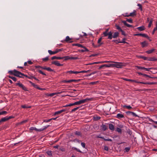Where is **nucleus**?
I'll use <instances>...</instances> for the list:
<instances>
[{"instance_id": "obj_20", "label": "nucleus", "mask_w": 157, "mask_h": 157, "mask_svg": "<svg viewBox=\"0 0 157 157\" xmlns=\"http://www.w3.org/2000/svg\"><path fill=\"white\" fill-rule=\"evenodd\" d=\"M109 128L110 130L113 131L114 130V126L112 124H109Z\"/></svg>"}, {"instance_id": "obj_19", "label": "nucleus", "mask_w": 157, "mask_h": 157, "mask_svg": "<svg viewBox=\"0 0 157 157\" xmlns=\"http://www.w3.org/2000/svg\"><path fill=\"white\" fill-rule=\"evenodd\" d=\"M48 52L50 55H54L57 53V52L56 51V50L55 51H52L51 50H48Z\"/></svg>"}, {"instance_id": "obj_57", "label": "nucleus", "mask_w": 157, "mask_h": 157, "mask_svg": "<svg viewBox=\"0 0 157 157\" xmlns=\"http://www.w3.org/2000/svg\"><path fill=\"white\" fill-rule=\"evenodd\" d=\"M63 82H64V83H70V80H63Z\"/></svg>"}, {"instance_id": "obj_14", "label": "nucleus", "mask_w": 157, "mask_h": 157, "mask_svg": "<svg viewBox=\"0 0 157 157\" xmlns=\"http://www.w3.org/2000/svg\"><path fill=\"white\" fill-rule=\"evenodd\" d=\"M102 39V37H100L98 40V46L99 47L101 46V45L103 44V43L101 42V41Z\"/></svg>"}, {"instance_id": "obj_6", "label": "nucleus", "mask_w": 157, "mask_h": 157, "mask_svg": "<svg viewBox=\"0 0 157 157\" xmlns=\"http://www.w3.org/2000/svg\"><path fill=\"white\" fill-rule=\"evenodd\" d=\"M16 85L18 86L19 87L21 88L23 90L25 91H28L27 88L23 84L21 83L20 81H19L18 83H16Z\"/></svg>"}, {"instance_id": "obj_28", "label": "nucleus", "mask_w": 157, "mask_h": 157, "mask_svg": "<svg viewBox=\"0 0 157 157\" xmlns=\"http://www.w3.org/2000/svg\"><path fill=\"white\" fill-rule=\"evenodd\" d=\"M136 11L135 10H134V11L131 13H130L129 16L133 17L136 15Z\"/></svg>"}, {"instance_id": "obj_42", "label": "nucleus", "mask_w": 157, "mask_h": 157, "mask_svg": "<svg viewBox=\"0 0 157 157\" xmlns=\"http://www.w3.org/2000/svg\"><path fill=\"white\" fill-rule=\"evenodd\" d=\"M130 147H126L124 148V151L126 152H128L129 151L130 149Z\"/></svg>"}, {"instance_id": "obj_38", "label": "nucleus", "mask_w": 157, "mask_h": 157, "mask_svg": "<svg viewBox=\"0 0 157 157\" xmlns=\"http://www.w3.org/2000/svg\"><path fill=\"white\" fill-rule=\"evenodd\" d=\"M75 134L78 136H81V133L80 132L76 131L75 132Z\"/></svg>"}, {"instance_id": "obj_50", "label": "nucleus", "mask_w": 157, "mask_h": 157, "mask_svg": "<svg viewBox=\"0 0 157 157\" xmlns=\"http://www.w3.org/2000/svg\"><path fill=\"white\" fill-rule=\"evenodd\" d=\"M7 113V112L6 111H4L1 112H0V115H3L5 114H6Z\"/></svg>"}, {"instance_id": "obj_25", "label": "nucleus", "mask_w": 157, "mask_h": 157, "mask_svg": "<svg viewBox=\"0 0 157 157\" xmlns=\"http://www.w3.org/2000/svg\"><path fill=\"white\" fill-rule=\"evenodd\" d=\"M67 73H68L70 74H77L80 73V72L79 71H69L67 72Z\"/></svg>"}, {"instance_id": "obj_48", "label": "nucleus", "mask_w": 157, "mask_h": 157, "mask_svg": "<svg viewBox=\"0 0 157 157\" xmlns=\"http://www.w3.org/2000/svg\"><path fill=\"white\" fill-rule=\"evenodd\" d=\"M113 62V61H105L101 62V63H112V62Z\"/></svg>"}, {"instance_id": "obj_52", "label": "nucleus", "mask_w": 157, "mask_h": 157, "mask_svg": "<svg viewBox=\"0 0 157 157\" xmlns=\"http://www.w3.org/2000/svg\"><path fill=\"white\" fill-rule=\"evenodd\" d=\"M126 21L129 23H132V19H128V18H126Z\"/></svg>"}, {"instance_id": "obj_46", "label": "nucleus", "mask_w": 157, "mask_h": 157, "mask_svg": "<svg viewBox=\"0 0 157 157\" xmlns=\"http://www.w3.org/2000/svg\"><path fill=\"white\" fill-rule=\"evenodd\" d=\"M48 56L46 57L43 58L42 59L43 61H46L48 60Z\"/></svg>"}, {"instance_id": "obj_15", "label": "nucleus", "mask_w": 157, "mask_h": 157, "mask_svg": "<svg viewBox=\"0 0 157 157\" xmlns=\"http://www.w3.org/2000/svg\"><path fill=\"white\" fill-rule=\"evenodd\" d=\"M84 49H81L79 50V52H88L89 51V50L87 49L86 47L84 46H83V47L82 48Z\"/></svg>"}, {"instance_id": "obj_49", "label": "nucleus", "mask_w": 157, "mask_h": 157, "mask_svg": "<svg viewBox=\"0 0 157 157\" xmlns=\"http://www.w3.org/2000/svg\"><path fill=\"white\" fill-rule=\"evenodd\" d=\"M81 145L82 146L83 148H86V144L84 143L83 142H82L81 143Z\"/></svg>"}, {"instance_id": "obj_54", "label": "nucleus", "mask_w": 157, "mask_h": 157, "mask_svg": "<svg viewBox=\"0 0 157 157\" xmlns=\"http://www.w3.org/2000/svg\"><path fill=\"white\" fill-rule=\"evenodd\" d=\"M124 79L125 80L128 81H130V82H133V80H132V79H128L127 78H124Z\"/></svg>"}, {"instance_id": "obj_3", "label": "nucleus", "mask_w": 157, "mask_h": 157, "mask_svg": "<svg viewBox=\"0 0 157 157\" xmlns=\"http://www.w3.org/2000/svg\"><path fill=\"white\" fill-rule=\"evenodd\" d=\"M112 67L121 68L124 66V64L122 63L113 61L112 62Z\"/></svg>"}, {"instance_id": "obj_33", "label": "nucleus", "mask_w": 157, "mask_h": 157, "mask_svg": "<svg viewBox=\"0 0 157 157\" xmlns=\"http://www.w3.org/2000/svg\"><path fill=\"white\" fill-rule=\"evenodd\" d=\"M116 131L120 133H121L122 132L121 129L118 127L117 128Z\"/></svg>"}, {"instance_id": "obj_36", "label": "nucleus", "mask_w": 157, "mask_h": 157, "mask_svg": "<svg viewBox=\"0 0 157 157\" xmlns=\"http://www.w3.org/2000/svg\"><path fill=\"white\" fill-rule=\"evenodd\" d=\"M115 27H116V29H118L119 31H120L122 29L121 28V27L118 25H115Z\"/></svg>"}, {"instance_id": "obj_47", "label": "nucleus", "mask_w": 157, "mask_h": 157, "mask_svg": "<svg viewBox=\"0 0 157 157\" xmlns=\"http://www.w3.org/2000/svg\"><path fill=\"white\" fill-rule=\"evenodd\" d=\"M46 70L49 71H53V70L51 68L49 67H48L47 68Z\"/></svg>"}, {"instance_id": "obj_41", "label": "nucleus", "mask_w": 157, "mask_h": 157, "mask_svg": "<svg viewBox=\"0 0 157 157\" xmlns=\"http://www.w3.org/2000/svg\"><path fill=\"white\" fill-rule=\"evenodd\" d=\"M21 107L23 108H31V106H28L26 105H22Z\"/></svg>"}, {"instance_id": "obj_58", "label": "nucleus", "mask_w": 157, "mask_h": 157, "mask_svg": "<svg viewBox=\"0 0 157 157\" xmlns=\"http://www.w3.org/2000/svg\"><path fill=\"white\" fill-rule=\"evenodd\" d=\"M52 120V119H48V120H45L44 121V122H48L51 121Z\"/></svg>"}, {"instance_id": "obj_32", "label": "nucleus", "mask_w": 157, "mask_h": 157, "mask_svg": "<svg viewBox=\"0 0 157 157\" xmlns=\"http://www.w3.org/2000/svg\"><path fill=\"white\" fill-rule=\"evenodd\" d=\"M80 81V79H78V80H75V79H71L70 80V83L72 82H78Z\"/></svg>"}, {"instance_id": "obj_51", "label": "nucleus", "mask_w": 157, "mask_h": 157, "mask_svg": "<svg viewBox=\"0 0 157 157\" xmlns=\"http://www.w3.org/2000/svg\"><path fill=\"white\" fill-rule=\"evenodd\" d=\"M73 148L74 150H76L77 151L81 153H82V151H81L79 149H78L76 147H73Z\"/></svg>"}, {"instance_id": "obj_13", "label": "nucleus", "mask_w": 157, "mask_h": 157, "mask_svg": "<svg viewBox=\"0 0 157 157\" xmlns=\"http://www.w3.org/2000/svg\"><path fill=\"white\" fill-rule=\"evenodd\" d=\"M72 39L70 38V37L67 36L66 37L65 39L64 40V41L67 42L72 43L73 42V41H71Z\"/></svg>"}, {"instance_id": "obj_43", "label": "nucleus", "mask_w": 157, "mask_h": 157, "mask_svg": "<svg viewBox=\"0 0 157 157\" xmlns=\"http://www.w3.org/2000/svg\"><path fill=\"white\" fill-rule=\"evenodd\" d=\"M47 154L49 156L52 155V151H49L46 152Z\"/></svg>"}, {"instance_id": "obj_4", "label": "nucleus", "mask_w": 157, "mask_h": 157, "mask_svg": "<svg viewBox=\"0 0 157 157\" xmlns=\"http://www.w3.org/2000/svg\"><path fill=\"white\" fill-rule=\"evenodd\" d=\"M49 126V125H48L46 126H44L43 128H42L40 129H37L35 127H31L29 128V130L30 131L35 130L36 131L41 132L46 129L47 128H48Z\"/></svg>"}, {"instance_id": "obj_26", "label": "nucleus", "mask_w": 157, "mask_h": 157, "mask_svg": "<svg viewBox=\"0 0 157 157\" xmlns=\"http://www.w3.org/2000/svg\"><path fill=\"white\" fill-rule=\"evenodd\" d=\"M155 50V49L153 48L147 51H146V53H147L148 54H151V53H152Z\"/></svg>"}, {"instance_id": "obj_22", "label": "nucleus", "mask_w": 157, "mask_h": 157, "mask_svg": "<svg viewBox=\"0 0 157 157\" xmlns=\"http://www.w3.org/2000/svg\"><path fill=\"white\" fill-rule=\"evenodd\" d=\"M141 43L142 46V47L143 48L147 46L148 45V44L145 41H144L143 42H142Z\"/></svg>"}, {"instance_id": "obj_61", "label": "nucleus", "mask_w": 157, "mask_h": 157, "mask_svg": "<svg viewBox=\"0 0 157 157\" xmlns=\"http://www.w3.org/2000/svg\"><path fill=\"white\" fill-rule=\"evenodd\" d=\"M57 94L56 93H51V94H50L49 95V96H51V97H52V96H54V95H55V94Z\"/></svg>"}, {"instance_id": "obj_31", "label": "nucleus", "mask_w": 157, "mask_h": 157, "mask_svg": "<svg viewBox=\"0 0 157 157\" xmlns=\"http://www.w3.org/2000/svg\"><path fill=\"white\" fill-rule=\"evenodd\" d=\"M137 6L139 7L138 9L140 10L141 11L143 10L142 6V5L140 4H138Z\"/></svg>"}, {"instance_id": "obj_8", "label": "nucleus", "mask_w": 157, "mask_h": 157, "mask_svg": "<svg viewBox=\"0 0 157 157\" xmlns=\"http://www.w3.org/2000/svg\"><path fill=\"white\" fill-rule=\"evenodd\" d=\"M112 63H109L108 64H105L102 65L100 66L99 67V69H101L102 68H105V67H112Z\"/></svg>"}, {"instance_id": "obj_35", "label": "nucleus", "mask_w": 157, "mask_h": 157, "mask_svg": "<svg viewBox=\"0 0 157 157\" xmlns=\"http://www.w3.org/2000/svg\"><path fill=\"white\" fill-rule=\"evenodd\" d=\"M79 108V107H76V108H74L71 111V113H73L74 112H75V111H76V110H77V109H78Z\"/></svg>"}, {"instance_id": "obj_16", "label": "nucleus", "mask_w": 157, "mask_h": 157, "mask_svg": "<svg viewBox=\"0 0 157 157\" xmlns=\"http://www.w3.org/2000/svg\"><path fill=\"white\" fill-rule=\"evenodd\" d=\"M65 110H61L55 112L54 113V115H57L63 112H65Z\"/></svg>"}, {"instance_id": "obj_18", "label": "nucleus", "mask_w": 157, "mask_h": 157, "mask_svg": "<svg viewBox=\"0 0 157 157\" xmlns=\"http://www.w3.org/2000/svg\"><path fill=\"white\" fill-rule=\"evenodd\" d=\"M116 117L118 119H120L124 117V116L122 114L118 113Z\"/></svg>"}, {"instance_id": "obj_9", "label": "nucleus", "mask_w": 157, "mask_h": 157, "mask_svg": "<svg viewBox=\"0 0 157 157\" xmlns=\"http://www.w3.org/2000/svg\"><path fill=\"white\" fill-rule=\"evenodd\" d=\"M135 36H142L143 37H146L148 39H149V36L145 34L144 33H137L134 35Z\"/></svg>"}, {"instance_id": "obj_10", "label": "nucleus", "mask_w": 157, "mask_h": 157, "mask_svg": "<svg viewBox=\"0 0 157 157\" xmlns=\"http://www.w3.org/2000/svg\"><path fill=\"white\" fill-rule=\"evenodd\" d=\"M119 33L118 32H116L114 33L113 35V34H112V36H111V38H108L109 39H112V38H116L117 37L119 36Z\"/></svg>"}, {"instance_id": "obj_59", "label": "nucleus", "mask_w": 157, "mask_h": 157, "mask_svg": "<svg viewBox=\"0 0 157 157\" xmlns=\"http://www.w3.org/2000/svg\"><path fill=\"white\" fill-rule=\"evenodd\" d=\"M149 121L150 122H154V123H155V124H156V123H155L156 122H157V121H153L152 119H149Z\"/></svg>"}, {"instance_id": "obj_64", "label": "nucleus", "mask_w": 157, "mask_h": 157, "mask_svg": "<svg viewBox=\"0 0 157 157\" xmlns=\"http://www.w3.org/2000/svg\"><path fill=\"white\" fill-rule=\"evenodd\" d=\"M34 88H37L38 89L41 90V89L38 87V86L37 85H36L34 87Z\"/></svg>"}, {"instance_id": "obj_40", "label": "nucleus", "mask_w": 157, "mask_h": 157, "mask_svg": "<svg viewBox=\"0 0 157 157\" xmlns=\"http://www.w3.org/2000/svg\"><path fill=\"white\" fill-rule=\"evenodd\" d=\"M63 57V59H64V60L65 61L70 59V56H66Z\"/></svg>"}, {"instance_id": "obj_29", "label": "nucleus", "mask_w": 157, "mask_h": 157, "mask_svg": "<svg viewBox=\"0 0 157 157\" xmlns=\"http://www.w3.org/2000/svg\"><path fill=\"white\" fill-rule=\"evenodd\" d=\"M153 21V19L152 18H151L149 22V24L148 25V28H150L151 27V25L152 24Z\"/></svg>"}, {"instance_id": "obj_39", "label": "nucleus", "mask_w": 157, "mask_h": 157, "mask_svg": "<svg viewBox=\"0 0 157 157\" xmlns=\"http://www.w3.org/2000/svg\"><path fill=\"white\" fill-rule=\"evenodd\" d=\"M38 71L40 74L43 75H44L45 76H46V75L44 73L43 71H42L41 70H38Z\"/></svg>"}, {"instance_id": "obj_24", "label": "nucleus", "mask_w": 157, "mask_h": 157, "mask_svg": "<svg viewBox=\"0 0 157 157\" xmlns=\"http://www.w3.org/2000/svg\"><path fill=\"white\" fill-rule=\"evenodd\" d=\"M101 129H102V130H103L104 131H105L107 129V127L105 124H102V125L101 126Z\"/></svg>"}, {"instance_id": "obj_2", "label": "nucleus", "mask_w": 157, "mask_h": 157, "mask_svg": "<svg viewBox=\"0 0 157 157\" xmlns=\"http://www.w3.org/2000/svg\"><path fill=\"white\" fill-rule=\"evenodd\" d=\"M92 100V98H86L85 99L80 100L78 101L75 102L73 103H71V105H72V106L75 105H79L81 104L84 103L88 101H91Z\"/></svg>"}, {"instance_id": "obj_55", "label": "nucleus", "mask_w": 157, "mask_h": 157, "mask_svg": "<svg viewBox=\"0 0 157 157\" xmlns=\"http://www.w3.org/2000/svg\"><path fill=\"white\" fill-rule=\"evenodd\" d=\"M90 71L89 70H87V71H79V72H80V73H87L88 72H89Z\"/></svg>"}, {"instance_id": "obj_12", "label": "nucleus", "mask_w": 157, "mask_h": 157, "mask_svg": "<svg viewBox=\"0 0 157 157\" xmlns=\"http://www.w3.org/2000/svg\"><path fill=\"white\" fill-rule=\"evenodd\" d=\"M52 64H54L57 66H61L63 65V64L60 63L58 61H55L52 62Z\"/></svg>"}, {"instance_id": "obj_53", "label": "nucleus", "mask_w": 157, "mask_h": 157, "mask_svg": "<svg viewBox=\"0 0 157 157\" xmlns=\"http://www.w3.org/2000/svg\"><path fill=\"white\" fill-rule=\"evenodd\" d=\"M120 31L121 32V34L122 35H124V36H126V34L125 32L123 31L122 29Z\"/></svg>"}, {"instance_id": "obj_37", "label": "nucleus", "mask_w": 157, "mask_h": 157, "mask_svg": "<svg viewBox=\"0 0 157 157\" xmlns=\"http://www.w3.org/2000/svg\"><path fill=\"white\" fill-rule=\"evenodd\" d=\"M140 58L143 59L144 60H148V57H147L142 56H140Z\"/></svg>"}, {"instance_id": "obj_27", "label": "nucleus", "mask_w": 157, "mask_h": 157, "mask_svg": "<svg viewBox=\"0 0 157 157\" xmlns=\"http://www.w3.org/2000/svg\"><path fill=\"white\" fill-rule=\"evenodd\" d=\"M113 41L115 42L116 44H118V43H127V42L124 41H119L118 42V40H113Z\"/></svg>"}, {"instance_id": "obj_5", "label": "nucleus", "mask_w": 157, "mask_h": 157, "mask_svg": "<svg viewBox=\"0 0 157 157\" xmlns=\"http://www.w3.org/2000/svg\"><path fill=\"white\" fill-rule=\"evenodd\" d=\"M108 30L109 29H106L105 31L103 33L104 36L105 37L108 36V38H111V36H112V34H113V32L111 31H110L108 33Z\"/></svg>"}, {"instance_id": "obj_63", "label": "nucleus", "mask_w": 157, "mask_h": 157, "mask_svg": "<svg viewBox=\"0 0 157 157\" xmlns=\"http://www.w3.org/2000/svg\"><path fill=\"white\" fill-rule=\"evenodd\" d=\"M122 23H123L124 25L125 26H126L127 24L128 23L126 22V21H122Z\"/></svg>"}, {"instance_id": "obj_1", "label": "nucleus", "mask_w": 157, "mask_h": 157, "mask_svg": "<svg viewBox=\"0 0 157 157\" xmlns=\"http://www.w3.org/2000/svg\"><path fill=\"white\" fill-rule=\"evenodd\" d=\"M8 72L10 74L16 76L20 78H23L21 75H24V74L16 70H14L13 71H9Z\"/></svg>"}, {"instance_id": "obj_11", "label": "nucleus", "mask_w": 157, "mask_h": 157, "mask_svg": "<svg viewBox=\"0 0 157 157\" xmlns=\"http://www.w3.org/2000/svg\"><path fill=\"white\" fill-rule=\"evenodd\" d=\"M126 113L128 115H132L133 116H134L135 117H139V116L135 113L132 112L127 111L126 112Z\"/></svg>"}, {"instance_id": "obj_30", "label": "nucleus", "mask_w": 157, "mask_h": 157, "mask_svg": "<svg viewBox=\"0 0 157 157\" xmlns=\"http://www.w3.org/2000/svg\"><path fill=\"white\" fill-rule=\"evenodd\" d=\"M8 77L9 78L12 79L14 81H16L17 80V78L15 77L12 76H9Z\"/></svg>"}, {"instance_id": "obj_23", "label": "nucleus", "mask_w": 157, "mask_h": 157, "mask_svg": "<svg viewBox=\"0 0 157 157\" xmlns=\"http://www.w3.org/2000/svg\"><path fill=\"white\" fill-rule=\"evenodd\" d=\"M137 29L138 30L140 31H142L144 30L145 29V27L144 26H142L137 27Z\"/></svg>"}, {"instance_id": "obj_44", "label": "nucleus", "mask_w": 157, "mask_h": 157, "mask_svg": "<svg viewBox=\"0 0 157 157\" xmlns=\"http://www.w3.org/2000/svg\"><path fill=\"white\" fill-rule=\"evenodd\" d=\"M27 121H28V120H24V121H22L21 122H20L19 123V124H23L24 123H26Z\"/></svg>"}, {"instance_id": "obj_60", "label": "nucleus", "mask_w": 157, "mask_h": 157, "mask_svg": "<svg viewBox=\"0 0 157 157\" xmlns=\"http://www.w3.org/2000/svg\"><path fill=\"white\" fill-rule=\"evenodd\" d=\"M104 149L105 150L108 151L109 150V148L107 146H105L104 147Z\"/></svg>"}, {"instance_id": "obj_17", "label": "nucleus", "mask_w": 157, "mask_h": 157, "mask_svg": "<svg viewBox=\"0 0 157 157\" xmlns=\"http://www.w3.org/2000/svg\"><path fill=\"white\" fill-rule=\"evenodd\" d=\"M63 59V57H57L56 56H53L51 58V59L52 60H53L54 59Z\"/></svg>"}, {"instance_id": "obj_62", "label": "nucleus", "mask_w": 157, "mask_h": 157, "mask_svg": "<svg viewBox=\"0 0 157 157\" xmlns=\"http://www.w3.org/2000/svg\"><path fill=\"white\" fill-rule=\"evenodd\" d=\"M34 78V76H32V75H29L28 77V78L30 79H33Z\"/></svg>"}, {"instance_id": "obj_34", "label": "nucleus", "mask_w": 157, "mask_h": 157, "mask_svg": "<svg viewBox=\"0 0 157 157\" xmlns=\"http://www.w3.org/2000/svg\"><path fill=\"white\" fill-rule=\"evenodd\" d=\"M136 67L138 69L144 70L145 67H141V66H136Z\"/></svg>"}, {"instance_id": "obj_7", "label": "nucleus", "mask_w": 157, "mask_h": 157, "mask_svg": "<svg viewBox=\"0 0 157 157\" xmlns=\"http://www.w3.org/2000/svg\"><path fill=\"white\" fill-rule=\"evenodd\" d=\"M12 117H13L11 116H6L2 118L0 120V123L2 122H5L8 120H9L12 118Z\"/></svg>"}, {"instance_id": "obj_56", "label": "nucleus", "mask_w": 157, "mask_h": 157, "mask_svg": "<svg viewBox=\"0 0 157 157\" xmlns=\"http://www.w3.org/2000/svg\"><path fill=\"white\" fill-rule=\"evenodd\" d=\"M157 83L156 82H147V84L148 85H153Z\"/></svg>"}, {"instance_id": "obj_45", "label": "nucleus", "mask_w": 157, "mask_h": 157, "mask_svg": "<svg viewBox=\"0 0 157 157\" xmlns=\"http://www.w3.org/2000/svg\"><path fill=\"white\" fill-rule=\"evenodd\" d=\"M124 107L125 108H127L128 109H131L132 108V107L130 105H125L124 106Z\"/></svg>"}, {"instance_id": "obj_21", "label": "nucleus", "mask_w": 157, "mask_h": 157, "mask_svg": "<svg viewBox=\"0 0 157 157\" xmlns=\"http://www.w3.org/2000/svg\"><path fill=\"white\" fill-rule=\"evenodd\" d=\"M150 61H156L157 60V59H155L154 57H148V60Z\"/></svg>"}]
</instances>
